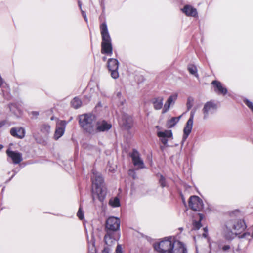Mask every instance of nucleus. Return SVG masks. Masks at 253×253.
<instances>
[{
  "label": "nucleus",
  "instance_id": "obj_38",
  "mask_svg": "<svg viewBox=\"0 0 253 253\" xmlns=\"http://www.w3.org/2000/svg\"><path fill=\"white\" fill-rule=\"evenodd\" d=\"M204 233H203L202 236L204 238H207L208 236V229L207 227L204 228Z\"/></svg>",
  "mask_w": 253,
  "mask_h": 253
},
{
  "label": "nucleus",
  "instance_id": "obj_36",
  "mask_svg": "<svg viewBox=\"0 0 253 253\" xmlns=\"http://www.w3.org/2000/svg\"><path fill=\"white\" fill-rule=\"evenodd\" d=\"M116 253H122V247L120 245H118L116 250Z\"/></svg>",
  "mask_w": 253,
  "mask_h": 253
},
{
  "label": "nucleus",
  "instance_id": "obj_15",
  "mask_svg": "<svg viewBox=\"0 0 253 253\" xmlns=\"http://www.w3.org/2000/svg\"><path fill=\"white\" fill-rule=\"evenodd\" d=\"M95 133L104 132L109 130L112 127V125L104 120L97 121L96 123Z\"/></svg>",
  "mask_w": 253,
  "mask_h": 253
},
{
  "label": "nucleus",
  "instance_id": "obj_13",
  "mask_svg": "<svg viewBox=\"0 0 253 253\" xmlns=\"http://www.w3.org/2000/svg\"><path fill=\"white\" fill-rule=\"evenodd\" d=\"M133 165L137 167L138 169L144 168V164L143 160L141 159L139 152L134 150L130 155Z\"/></svg>",
  "mask_w": 253,
  "mask_h": 253
},
{
  "label": "nucleus",
  "instance_id": "obj_4",
  "mask_svg": "<svg viewBox=\"0 0 253 253\" xmlns=\"http://www.w3.org/2000/svg\"><path fill=\"white\" fill-rule=\"evenodd\" d=\"M154 248L160 253H171L174 248V241L165 240L154 245Z\"/></svg>",
  "mask_w": 253,
  "mask_h": 253
},
{
  "label": "nucleus",
  "instance_id": "obj_28",
  "mask_svg": "<svg viewBox=\"0 0 253 253\" xmlns=\"http://www.w3.org/2000/svg\"><path fill=\"white\" fill-rule=\"evenodd\" d=\"M181 116L178 117H172L168 122V127L169 128H171L174 126L176 123L179 121Z\"/></svg>",
  "mask_w": 253,
  "mask_h": 253
},
{
  "label": "nucleus",
  "instance_id": "obj_21",
  "mask_svg": "<svg viewBox=\"0 0 253 253\" xmlns=\"http://www.w3.org/2000/svg\"><path fill=\"white\" fill-rule=\"evenodd\" d=\"M182 11L188 16L196 17L197 15L196 9L191 5H185L182 9Z\"/></svg>",
  "mask_w": 253,
  "mask_h": 253
},
{
  "label": "nucleus",
  "instance_id": "obj_45",
  "mask_svg": "<svg viewBox=\"0 0 253 253\" xmlns=\"http://www.w3.org/2000/svg\"><path fill=\"white\" fill-rule=\"evenodd\" d=\"M3 146L2 145L0 144V151L3 148Z\"/></svg>",
  "mask_w": 253,
  "mask_h": 253
},
{
  "label": "nucleus",
  "instance_id": "obj_41",
  "mask_svg": "<svg viewBox=\"0 0 253 253\" xmlns=\"http://www.w3.org/2000/svg\"><path fill=\"white\" fill-rule=\"evenodd\" d=\"M110 251V249L109 247H106L104 249L103 251V253H108Z\"/></svg>",
  "mask_w": 253,
  "mask_h": 253
},
{
  "label": "nucleus",
  "instance_id": "obj_5",
  "mask_svg": "<svg viewBox=\"0 0 253 253\" xmlns=\"http://www.w3.org/2000/svg\"><path fill=\"white\" fill-rule=\"evenodd\" d=\"M120 220L119 218L111 216L106 221L105 231L113 232L118 231L120 229Z\"/></svg>",
  "mask_w": 253,
  "mask_h": 253
},
{
  "label": "nucleus",
  "instance_id": "obj_49",
  "mask_svg": "<svg viewBox=\"0 0 253 253\" xmlns=\"http://www.w3.org/2000/svg\"><path fill=\"white\" fill-rule=\"evenodd\" d=\"M79 6L81 7V4L79 2Z\"/></svg>",
  "mask_w": 253,
  "mask_h": 253
},
{
  "label": "nucleus",
  "instance_id": "obj_35",
  "mask_svg": "<svg viewBox=\"0 0 253 253\" xmlns=\"http://www.w3.org/2000/svg\"><path fill=\"white\" fill-rule=\"evenodd\" d=\"M129 175H131L133 179H135L136 178V174H135V172H134V170H129Z\"/></svg>",
  "mask_w": 253,
  "mask_h": 253
},
{
  "label": "nucleus",
  "instance_id": "obj_39",
  "mask_svg": "<svg viewBox=\"0 0 253 253\" xmlns=\"http://www.w3.org/2000/svg\"><path fill=\"white\" fill-rule=\"evenodd\" d=\"M230 247L229 245H225L222 247V250L226 251L230 249Z\"/></svg>",
  "mask_w": 253,
  "mask_h": 253
},
{
  "label": "nucleus",
  "instance_id": "obj_33",
  "mask_svg": "<svg viewBox=\"0 0 253 253\" xmlns=\"http://www.w3.org/2000/svg\"><path fill=\"white\" fill-rule=\"evenodd\" d=\"M159 183L162 187H164L166 186V185H167L166 179L162 175H160Z\"/></svg>",
  "mask_w": 253,
  "mask_h": 253
},
{
  "label": "nucleus",
  "instance_id": "obj_9",
  "mask_svg": "<svg viewBox=\"0 0 253 253\" xmlns=\"http://www.w3.org/2000/svg\"><path fill=\"white\" fill-rule=\"evenodd\" d=\"M189 206L193 211H198L203 208L202 200L197 196H192L189 199Z\"/></svg>",
  "mask_w": 253,
  "mask_h": 253
},
{
  "label": "nucleus",
  "instance_id": "obj_27",
  "mask_svg": "<svg viewBox=\"0 0 253 253\" xmlns=\"http://www.w3.org/2000/svg\"><path fill=\"white\" fill-rule=\"evenodd\" d=\"M40 131L44 135H47L50 131V126L47 124L42 125L40 126Z\"/></svg>",
  "mask_w": 253,
  "mask_h": 253
},
{
  "label": "nucleus",
  "instance_id": "obj_11",
  "mask_svg": "<svg viewBox=\"0 0 253 253\" xmlns=\"http://www.w3.org/2000/svg\"><path fill=\"white\" fill-rule=\"evenodd\" d=\"M228 222L232 223L231 228L237 235L243 232L246 228L244 221L241 219L230 220Z\"/></svg>",
  "mask_w": 253,
  "mask_h": 253
},
{
  "label": "nucleus",
  "instance_id": "obj_17",
  "mask_svg": "<svg viewBox=\"0 0 253 253\" xmlns=\"http://www.w3.org/2000/svg\"><path fill=\"white\" fill-rule=\"evenodd\" d=\"M6 153L14 164H19L23 160L22 155L19 152L7 150Z\"/></svg>",
  "mask_w": 253,
  "mask_h": 253
},
{
  "label": "nucleus",
  "instance_id": "obj_50",
  "mask_svg": "<svg viewBox=\"0 0 253 253\" xmlns=\"http://www.w3.org/2000/svg\"><path fill=\"white\" fill-rule=\"evenodd\" d=\"M1 126H2V125H1V124L0 123V127Z\"/></svg>",
  "mask_w": 253,
  "mask_h": 253
},
{
  "label": "nucleus",
  "instance_id": "obj_2",
  "mask_svg": "<svg viewBox=\"0 0 253 253\" xmlns=\"http://www.w3.org/2000/svg\"><path fill=\"white\" fill-rule=\"evenodd\" d=\"M100 29L102 37L101 53L111 56L113 54L111 38L105 22L100 25Z\"/></svg>",
  "mask_w": 253,
  "mask_h": 253
},
{
  "label": "nucleus",
  "instance_id": "obj_46",
  "mask_svg": "<svg viewBox=\"0 0 253 253\" xmlns=\"http://www.w3.org/2000/svg\"><path fill=\"white\" fill-rule=\"evenodd\" d=\"M120 95H121V93L119 92V93H118V96H119Z\"/></svg>",
  "mask_w": 253,
  "mask_h": 253
},
{
  "label": "nucleus",
  "instance_id": "obj_43",
  "mask_svg": "<svg viewBox=\"0 0 253 253\" xmlns=\"http://www.w3.org/2000/svg\"><path fill=\"white\" fill-rule=\"evenodd\" d=\"M82 14L84 17V19H85V20L86 21H87V18H86V15L85 14V13L84 12H82Z\"/></svg>",
  "mask_w": 253,
  "mask_h": 253
},
{
  "label": "nucleus",
  "instance_id": "obj_26",
  "mask_svg": "<svg viewBox=\"0 0 253 253\" xmlns=\"http://www.w3.org/2000/svg\"><path fill=\"white\" fill-rule=\"evenodd\" d=\"M71 103L73 107L75 109H77L81 106L82 102L79 98L75 97L72 100Z\"/></svg>",
  "mask_w": 253,
  "mask_h": 253
},
{
  "label": "nucleus",
  "instance_id": "obj_42",
  "mask_svg": "<svg viewBox=\"0 0 253 253\" xmlns=\"http://www.w3.org/2000/svg\"><path fill=\"white\" fill-rule=\"evenodd\" d=\"M250 235V234L249 233H245L242 235V237H246L247 236Z\"/></svg>",
  "mask_w": 253,
  "mask_h": 253
},
{
  "label": "nucleus",
  "instance_id": "obj_25",
  "mask_svg": "<svg viewBox=\"0 0 253 253\" xmlns=\"http://www.w3.org/2000/svg\"><path fill=\"white\" fill-rule=\"evenodd\" d=\"M199 218L198 221H194L193 222V229L194 230H198L201 227V221L204 218V216L202 214L199 213L198 214Z\"/></svg>",
  "mask_w": 253,
  "mask_h": 253
},
{
  "label": "nucleus",
  "instance_id": "obj_44",
  "mask_svg": "<svg viewBox=\"0 0 253 253\" xmlns=\"http://www.w3.org/2000/svg\"><path fill=\"white\" fill-rule=\"evenodd\" d=\"M102 60H103V61H106L107 60V58L106 57H103L102 58Z\"/></svg>",
  "mask_w": 253,
  "mask_h": 253
},
{
  "label": "nucleus",
  "instance_id": "obj_47",
  "mask_svg": "<svg viewBox=\"0 0 253 253\" xmlns=\"http://www.w3.org/2000/svg\"><path fill=\"white\" fill-rule=\"evenodd\" d=\"M54 119L53 117H51V120H53Z\"/></svg>",
  "mask_w": 253,
  "mask_h": 253
},
{
  "label": "nucleus",
  "instance_id": "obj_6",
  "mask_svg": "<svg viewBox=\"0 0 253 253\" xmlns=\"http://www.w3.org/2000/svg\"><path fill=\"white\" fill-rule=\"evenodd\" d=\"M219 106V103L216 102L213 100H210L206 102L202 109L204 114V119H206L210 113H214Z\"/></svg>",
  "mask_w": 253,
  "mask_h": 253
},
{
  "label": "nucleus",
  "instance_id": "obj_3",
  "mask_svg": "<svg viewBox=\"0 0 253 253\" xmlns=\"http://www.w3.org/2000/svg\"><path fill=\"white\" fill-rule=\"evenodd\" d=\"M96 117L91 114H84L79 117V123L82 128L86 133L94 134L95 132Z\"/></svg>",
  "mask_w": 253,
  "mask_h": 253
},
{
  "label": "nucleus",
  "instance_id": "obj_31",
  "mask_svg": "<svg viewBox=\"0 0 253 253\" xmlns=\"http://www.w3.org/2000/svg\"><path fill=\"white\" fill-rule=\"evenodd\" d=\"M193 102H194V99L192 97H189L187 98V103H186V106L187 108V110L189 111L191 109L193 105Z\"/></svg>",
  "mask_w": 253,
  "mask_h": 253
},
{
  "label": "nucleus",
  "instance_id": "obj_30",
  "mask_svg": "<svg viewBox=\"0 0 253 253\" xmlns=\"http://www.w3.org/2000/svg\"><path fill=\"white\" fill-rule=\"evenodd\" d=\"M109 204L113 207H118L120 205L119 199L116 197L109 200Z\"/></svg>",
  "mask_w": 253,
  "mask_h": 253
},
{
  "label": "nucleus",
  "instance_id": "obj_10",
  "mask_svg": "<svg viewBox=\"0 0 253 253\" xmlns=\"http://www.w3.org/2000/svg\"><path fill=\"white\" fill-rule=\"evenodd\" d=\"M67 123L64 120H58L56 123V129L54 135L55 140H58L63 135Z\"/></svg>",
  "mask_w": 253,
  "mask_h": 253
},
{
  "label": "nucleus",
  "instance_id": "obj_16",
  "mask_svg": "<svg viewBox=\"0 0 253 253\" xmlns=\"http://www.w3.org/2000/svg\"><path fill=\"white\" fill-rule=\"evenodd\" d=\"M157 136L160 138L162 143L166 145L169 139L172 137V133L171 130H165L164 131L158 132Z\"/></svg>",
  "mask_w": 253,
  "mask_h": 253
},
{
  "label": "nucleus",
  "instance_id": "obj_14",
  "mask_svg": "<svg viewBox=\"0 0 253 253\" xmlns=\"http://www.w3.org/2000/svg\"><path fill=\"white\" fill-rule=\"evenodd\" d=\"M231 222H227L225 227L222 231V235L224 238L228 241H231L234 239L237 235L235 232L231 231Z\"/></svg>",
  "mask_w": 253,
  "mask_h": 253
},
{
  "label": "nucleus",
  "instance_id": "obj_48",
  "mask_svg": "<svg viewBox=\"0 0 253 253\" xmlns=\"http://www.w3.org/2000/svg\"><path fill=\"white\" fill-rule=\"evenodd\" d=\"M229 96H231V93H229Z\"/></svg>",
  "mask_w": 253,
  "mask_h": 253
},
{
  "label": "nucleus",
  "instance_id": "obj_8",
  "mask_svg": "<svg viewBox=\"0 0 253 253\" xmlns=\"http://www.w3.org/2000/svg\"><path fill=\"white\" fill-rule=\"evenodd\" d=\"M107 67L111 72V77L116 79L119 77V73L118 71L119 68V62L114 58H110L107 62Z\"/></svg>",
  "mask_w": 253,
  "mask_h": 253
},
{
  "label": "nucleus",
  "instance_id": "obj_37",
  "mask_svg": "<svg viewBox=\"0 0 253 253\" xmlns=\"http://www.w3.org/2000/svg\"><path fill=\"white\" fill-rule=\"evenodd\" d=\"M31 114L33 116L34 118H36L39 115V112L38 111H32Z\"/></svg>",
  "mask_w": 253,
  "mask_h": 253
},
{
  "label": "nucleus",
  "instance_id": "obj_40",
  "mask_svg": "<svg viewBox=\"0 0 253 253\" xmlns=\"http://www.w3.org/2000/svg\"><path fill=\"white\" fill-rule=\"evenodd\" d=\"M227 89L222 86V95H225L227 93Z\"/></svg>",
  "mask_w": 253,
  "mask_h": 253
},
{
  "label": "nucleus",
  "instance_id": "obj_34",
  "mask_svg": "<svg viewBox=\"0 0 253 253\" xmlns=\"http://www.w3.org/2000/svg\"><path fill=\"white\" fill-rule=\"evenodd\" d=\"M244 103L246 104V105L253 112V103L251 102L248 99L244 100Z\"/></svg>",
  "mask_w": 253,
  "mask_h": 253
},
{
  "label": "nucleus",
  "instance_id": "obj_32",
  "mask_svg": "<svg viewBox=\"0 0 253 253\" xmlns=\"http://www.w3.org/2000/svg\"><path fill=\"white\" fill-rule=\"evenodd\" d=\"M77 215L80 220H82L84 217V212L82 210V207L81 206L79 209Z\"/></svg>",
  "mask_w": 253,
  "mask_h": 253
},
{
  "label": "nucleus",
  "instance_id": "obj_24",
  "mask_svg": "<svg viewBox=\"0 0 253 253\" xmlns=\"http://www.w3.org/2000/svg\"><path fill=\"white\" fill-rule=\"evenodd\" d=\"M213 89L215 92L218 94L221 93V84L217 81H213L211 83Z\"/></svg>",
  "mask_w": 253,
  "mask_h": 253
},
{
  "label": "nucleus",
  "instance_id": "obj_19",
  "mask_svg": "<svg viewBox=\"0 0 253 253\" xmlns=\"http://www.w3.org/2000/svg\"><path fill=\"white\" fill-rule=\"evenodd\" d=\"M171 253H187V251L183 244L178 241H174V248Z\"/></svg>",
  "mask_w": 253,
  "mask_h": 253
},
{
  "label": "nucleus",
  "instance_id": "obj_18",
  "mask_svg": "<svg viewBox=\"0 0 253 253\" xmlns=\"http://www.w3.org/2000/svg\"><path fill=\"white\" fill-rule=\"evenodd\" d=\"M25 133L24 129L22 127H13L10 130V134L12 136L20 139H22L25 136Z\"/></svg>",
  "mask_w": 253,
  "mask_h": 253
},
{
  "label": "nucleus",
  "instance_id": "obj_12",
  "mask_svg": "<svg viewBox=\"0 0 253 253\" xmlns=\"http://www.w3.org/2000/svg\"><path fill=\"white\" fill-rule=\"evenodd\" d=\"M195 114V111H191L190 113V118L187 121L186 126H185L183 130L184 134L183 135V142L185 141L187 138L188 135L191 132L193 124V119Z\"/></svg>",
  "mask_w": 253,
  "mask_h": 253
},
{
  "label": "nucleus",
  "instance_id": "obj_1",
  "mask_svg": "<svg viewBox=\"0 0 253 253\" xmlns=\"http://www.w3.org/2000/svg\"><path fill=\"white\" fill-rule=\"evenodd\" d=\"M91 178L93 187L92 189V200L94 201L96 198L102 202L104 200L106 195V189L103 186L104 180L101 175L92 170Z\"/></svg>",
  "mask_w": 253,
  "mask_h": 253
},
{
  "label": "nucleus",
  "instance_id": "obj_22",
  "mask_svg": "<svg viewBox=\"0 0 253 253\" xmlns=\"http://www.w3.org/2000/svg\"><path fill=\"white\" fill-rule=\"evenodd\" d=\"M164 98L162 96L155 97L152 100V103L155 110H160L163 105Z\"/></svg>",
  "mask_w": 253,
  "mask_h": 253
},
{
  "label": "nucleus",
  "instance_id": "obj_20",
  "mask_svg": "<svg viewBox=\"0 0 253 253\" xmlns=\"http://www.w3.org/2000/svg\"><path fill=\"white\" fill-rule=\"evenodd\" d=\"M177 98V94H173L168 98V100L164 105L163 109L162 111L163 113H166L169 110L170 105L176 101Z\"/></svg>",
  "mask_w": 253,
  "mask_h": 253
},
{
  "label": "nucleus",
  "instance_id": "obj_29",
  "mask_svg": "<svg viewBox=\"0 0 253 253\" xmlns=\"http://www.w3.org/2000/svg\"><path fill=\"white\" fill-rule=\"evenodd\" d=\"M188 70L190 74L195 76L196 78L199 77V75L197 74V69L195 65L192 64L189 65L188 66Z\"/></svg>",
  "mask_w": 253,
  "mask_h": 253
},
{
  "label": "nucleus",
  "instance_id": "obj_7",
  "mask_svg": "<svg viewBox=\"0 0 253 253\" xmlns=\"http://www.w3.org/2000/svg\"><path fill=\"white\" fill-rule=\"evenodd\" d=\"M119 123L125 130H129L134 125L133 118L131 116L124 113L122 115Z\"/></svg>",
  "mask_w": 253,
  "mask_h": 253
},
{
  "label": "nucleus",
  "instance_id": "obj_23",
  "mask_svg": "<svg viewBox=\"0 0 253 253\" xmlns=\"http://www.w3.org/2000/svg\"><path fill=\"white\" fill-rule=\"evenodd\" d=\"M106 232V234L104 238V241L107 246H111L115 243L116 240L114 238L112 232Z\"/></svg>",
  "mask_w": 253,
  "mask_h": 253
}]
</instances>
